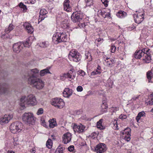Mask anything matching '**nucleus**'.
<instances>
[{"mask_svg":"<svg viewBox=\"0 0 153 153\" xmlns=\"http://www.w3.org/2000/svg\"><path fill=\"white\" fill-rule=\"evenodd\" d=\"M37 103V100L35 96L32 94L27 96H22L20 99V104L22 107L29 105L33 106Z\"/></svg>","mask_w":153,"mask_h":153,"instance_id":"f257e3e1","label":"nucleus"},{"mask_svg":"<svg viewBox=\"0 0 153 153\" xmlns=\"http://www.w3.org/2000/svg\"><path fill=\"white\" fill-rule=\"evenodd\" d=\"M67 40V35L63 33L56 32L53 34L52 37L53 42L56 44L61 42H65Z\"/></svg>","mask_w":153,"mask_h":153,"instance_id":"f03ea898","label":"nucleus"},{"mask_svg":"<svg viewBox=\"0 0 153 153\" xmlns=\"http://www.w3.org/2000/svg\"><path fill=\"white\" fill-rule=\"evenodd\" d=\"M22 119L25 124L30 125H33L36 120V118L32 113H25L22 115Z\"/></svg>","mask_w":153,"mask_h":153,"instance_id":"7ed1b4c3","label":"nucleus"},{"mask_svg":"<svg viewBox=\"0 0 153 153\" xmlns=\"http://www.w3.org/2000/svg\"><path fill=\"white\" fill-rule=\"evenodd\" d=\"M39 71L37 68L30 69L28 71L26 74V76L28 77V83L39 78Z\"/></svg>","mask_w":153,"mask_h":153,"instance_id":"20e7f679","label":"nucleus"},{"mask_svg":"<svg viewBox=\"0 0 153 153\" xmlns=\"http://www.w3.org/2000/svg\"><path fill=\"white\" fill-rule=\"evenodd\" d=\"M23 126L22 124L20 122L17 121L11 124L10 127L11 131L15 134L21 131Z\"/></svg>","mask_w":153,"mask_h":153,"instance_id":"39448f33","label":"nucleus"},{"mask_svg":"<svg viewBox=\"0 0 153 153\" xmlns=\"http://www.w3.org/2000/svg\"><path fill=\"white\" fill-rule=\"evenodd\" d=\"M10 89L8 85L6 83H3L0 86V96H7L10 94Z\"/></svg>","mask_w":153,"mask_h":153,"instance_id":"423d86ee","label":"nucleus"},{"mask_svg":"<svg viewBox=\"0 0 153 153\" xmlns=\"http://www.w3.org/2000/svg\"><path fill=\"white\" fill-rule=\"evenodd\" d=\"M29 84L38 89H42L44 86V82L40 79L38 78L28 83Z\"/></svg>","mask_w":153,"mask_h":153,"instance_id":"0eeeda50","label":"nucleus"},{"mask_svg":"<svg viewBox=\"0 0 153 153\" xmlns=\"http://www.w3.org/2000/svg\"><path fill=\"white\" fill-rule=\"evenodd\" d=\"M51 104L59 108H62L65 106V102L60 98H56L53 99L51 101Z\"/></svg>","mask_w":153,"mask_h":153,"instance_id":"6e6552de","label":"nucleus"},{"mask_svg":"<svg viewBox=\"0 0 153 153\" xmlns=\"http://www.w3.org/2000/svg\"><path fill=\"white\" fill-rule=\"evenodd\" d=\"M83 13L80 12H74L71 17V20L74 22H79L83 18Z\"/></svg>","mask_w":153,"mask_h":153,"instance_id":"1a4fd4ad","label":"nucleus"},{"mask_svg":"<svg viewBox=\"0 0 153 153\" xmlns=\"http://www.w3.org/2000/svg\"><path fill=\"white\" fill-rule=\"evenodd\" d=\"M69 57H71L74 61L78 62L81 59V56L79 53L75 50H72L70 52Z\"/></svg>","mask_w":153,"mask_h":153,"instance_id":"9d476101","label":"nucleus"},{"mask_svg":"<svg viewBox=\"0 0 153 153\" xmlns=\"http://www.w3.org/2000/svg\"><path fill=\"white\" fill-rule=\"evenodd\" d=\"M13 117L12 114H5L0 118V123L2 125L8 123Z\"/></svg>","mask_w":153,"mask_h":153,"instance_id":"9b49d317","label":"nucleus"},{"mask_svg":"<svg viewBox=\"0 0 153 153\" xmlns=\"http://www.w3.org/2000/svg\"><path fill=\"white\" fill-rule=\"evenodd\" d=\"M22 44V42H21L14 44L13 47V51L17 53H19L23 49Z\"/></svg>","mask_w":153,"mask_h":153,"instance_id":"f8f14e48","label":"nucleus"},{"mask_svg":"<svg viewBox=\"0 0 153 153\" xmlns=\"http://www.w3.org/2000/svg\"><path fill=\"white\" fill-rule=\"evenodd\" d=\"M131 129L129 128H127L122 131L123 135L124 136V139L127 141H129L130 140Z\"/></svg>","mask_w":153,"mask_h":153,"instance_id":"ddd939ff","label":"nucleus"},{"mask_svg":"<svg viewBox=\"0 0 153 153\" xmlns=\"http://www.w3.org/2000/svg\"><path fill=\"white\" fill-rule=\"evenodd\" d=\"M106 150V145L104 143L98 145L95 149V151L97 153H103Z\"/></svg>","mask_w":153,"mask_h":153,"instance_id":"4468645a","label":"nucleus"},{"mask_svg":"<svg viewBox=\"0 0 153 153\" xmlns=\"http://www.w3.org/2000/svg\"><path fill=\"white\" fill-rule=\"evenodd\" d=\"M85 127L81 124H79L77 125L74 124L73 126V129L75 132L80 133L84 131L86 129H85Z\"/></svg>","mask_w":153,"mask_h":153,"instance_id":"2eb2a0df","label":"nucleus"},{"mask_svg":"<svg viewBox=\"0 0 153 153\" xmlns=\"http://www.w3.org/2000/svg\"><path fill=\"white\" fill-rule=\"evenodd\" d=\"M147 51H148L147 48H143L135 52L134 54L135 57L136 59H140L141 57L143 58L146 52H147Z\"/></svg>","mask_w":153,"mask_h":153,"instance_id":"dca6fc26","label":"nucleus"},{"mask_svg":"<svg viewBox=\"0 0 153 153\" xmlns=\"http://www.w3.org/2000/svg\"><path fill=\"white\" fill-rule=\"evenodd\" d=\"M143 14H140L139 13L137 14H135L134 15V20L136 23L137 24H140L143 20L144 16Z\"/></svg>","mask_w":153,"mask_h":153,"instance_id":"f3484780","label":"nucleus"},{"mask_svg":"<svg viewBox=\"0 0 153 153\" xmlns=\"http://www.w3.org/2000/svg\"><path fill=\"white\" fill-rule=\"evenodd\" d=\"M72 138L71 134L69 132L65 133L62 137L63 142L67 144L70 142Z\"/></svg>","mask_w":153,"mask_h":153,"instance_id":"a211bd4d","label":"nucleus"},{"mask_svg":"<svg viewBox=\"0 0 153 153\" xmlns=\"http://www.w3.org/2000/svg\"><path fill=\"white\" fill-rule=\"evenodd\" d=\"M149 49H148L147 52H146L142 58V60L144 61L143 62L146 63H149L150 62L151 59V54L149 52Z\"/></svg>","mask_w":153,"mask_h":153,"instance_id":"6ab92c4d","label":"nucleus"},{"mask_svg":"<svg viewBox=\"0 0 153 153\" xmlns=\"http://www.w3.org/2000/svg\"><path fill=\"white\" fill-rule=\"evenodd\" d=\"M47 13V11L44 9H42L40 10L39 18L38 19V23L44 20L45 18L47 17L46 15Z\"/></svg>","mask_w":153,"mask_h":153,"instance_id":"aec40b11","label":"nucleus"},{"mask_svg":"<svg viewBox=\"0 0 153 153\" xmlns=\"http://www.w3.org/2000/svg\"><path fill=\"white\" fill-rule=\"evenodd\" d=\"M23 26L28 33L30 34L33 32V28L30 23L25 22L24 23Z\"/></svg>","mask_w":153,"mask_h":153,"instance_id":"412c9836","label":"nucleus"},{"mask_svg":"<svg viewBox=\"0 0 153 153\" xmlns=\"http://www.w3.org/2000/svg\"><path fill=\"white\" fill-rule=\"evenodd\" d=\"M73 91L71 89H69L68 88H66L64 89L63 92V95L65 97L69 98L72 95Z\"/></svg>","mask_w":153,"mask_h":153,"instance_id":"4be33fe9","label":"nucleus"},{"mask_svg":"<svg viewBox=\"0 0 153 153\" xmlns=\"http://www.w3.org/2000/svg\"><path fill=\"white\" fill-rule=\"evenodd\" d=\"M69 0H65L64 2V9L67 12H70L71 11V8L69 4Z\"/></svg>","mask_w":153,"mask_h":153,"instance_id":"5701e85b","label":"nucleus"},{"mask_svg":"<svg viewBox=\"0 0 153 153\" xmlns=\"http://www.w3.org/2000/svg\"><path fill=\"white\" fill-rule=\"evenodd\" d=\"M75 72L73 70H71L68 73L65 74L64 75L65 77H67L70 79H73L75 77Z\"/></svg>","mask_w":153,"mask_h":153,"instance_id":"b1692460","label":"nucleus"},{"mask_svg":"<svg viewBox=\"0 0 153 153\" xmlns=\"http://www.w3.org/2000/svg\"><path fill=\"white\" fill-rule=\"evenodd\" d=\"M69 25V21L65 19L61 23V26L64 29L68 28Z\"/></svg>","mask_w":153,"mask_h":153,"instance_id":"393cba45","label":"nucleus"},{"mask_svg":"<svg viewBox=\"0 0 153 153\" xmlns=\"http://www.w3.org/2000/svg\"><path fill=\"white\" fill-rule=\"evenodd\" d=\"M50 68H48L41 70L40 71L39 75L40 74V76H42L47 74H51V73L49 71V69Z\"/></svg>","mask_w":153,"mask_h":153,"instance_id":"a878e982","label":"nucleus"},{"mask_svg":"<svg viewBox=\"0 0 153 153\" xmlns=\"http://www.w3.org/2000/svg\"><path fill=\"white\" fill-rule=\"evenodd\" d=\"M106 65L108 66H112L114 63V61L113 59L106 58L105 59Z\"/></svg>","mask_w":153,"mask_h":153,"instance_id":"bb28decb","label":"nucleus"},{"mask_svg":"<svg viewBox=\"0 0 153 153\" xmlns=\"http://www.w3.org/2000/svg\"><path fill=\"white\" fill-rule=\"evenodd\" d=\"M101 69L100 66L98 65L96 69L91 72V75H94L96 74H100L101 73Z\"/></svg>","mask_w":153,"mask_h":153,"instance_id":"cd10ccee","label":"nucleus"},{"mask_svg":"<svg viewBox=\"0 0 153 153\" xmlns=\"http://www.w3.org/2000/svg\"><path fill=\"white\" fill-rule=\"evenodd\" d=\"M101 110L103 112H105L108 108L107 103L104 100L102 101V104L101 106Z\"/></svg>","mask_w":153,"mask_h":153,"instance_id":"c85d7f7f","label":"nucleus"},{"mask_svg":"<svg viewBox=\"0 0 153 153\" xmlns=\"http://www.w3.org/2000/svg\"><path fill=\"white\" fill-rule=\"evenodd\" d=\"M145 113L143 111L139 113L137 116L136 117V120L137 122L138 123L139 120L141 117H145Z\"/></svg>","mask_w":153,"mask_h":153,"instance_id":"c756f323","label":"nucleus"},{"mask_svg":"<svg viewBox=\"0 0 153 153\" xmlns=\"http://www.w3.org/2000/svg\"><path fill=\"white\" fill-rule=\"evenodd\" d=\"M127 15V13L125 12L120 11L117 13V16L118 17L120 18H123Z\"/></svg>","mask_w":153,"mask_h":153,"instance_id":"7c9ffc66","label":"nucleus"},{"mask_svg":"<svg viewBox=\"0 0 153 153\" xmlns=\"http://www.w3.org/2000/svg\"><path fill=\"white\" fill-rule=\"evenodd\" d=\"M23 47L24 46L26 47H29L31 44V42H30V38H28L26 39V41L22 43Z\"/></svg>","mask_w":153,"mask_h":153,"instance_id":"2f4dec72","label":"nucleus"},{"mask_svg":"<svg viewBox=\"0 0 153 153\" xmlns=\"http://www.w3.org/2000/svg\"><path fill=\"white\" fill-rule=\"evenodd\" d=\"M48 122L49 123V126L50 128H53L57 126L56 121L53 119L50 120Z\"/></svg>","mask_w":153,"mask_h":153,"instance_id":"473e14b6","label":"nucleus"},{"mask_svg":"<svg viewBox=\"0 0 153 153\" xmlns=\"http://www.w3.org/2000/svg\"><path fill=\"white\" fill-rule=\"evenodd\" d=\"M102 120L100 119L97 123V128L100 130H102L104 128V127L102 126Z\"/></svg>","mask_w":153,"mask_h":153,"instance_id":"72a5a7b5","label":"nucleus"},{"mask_svg":"<svg viewBox=\"0 0 153 153\" xmlns=\"http://www.w3.org/2000/svg\"><path fill=\"white\" fill-rule=\"evenodd\" d=\"M146 75L148 79L149 80V82H151V79L152 78L153 75L152 72L151 71H149L147 72Z\"/></svg>","mask_w":153,"mask_h":153,"instance_id":"f704fd0d","label":"nucleus"},{"mask_svg":"<svg viewBox=\"0 0 153 153\" xmlns=\"http://www.w3.org/2000/svg\"><path fill=\"white\" fill-rule=\"evenodd\" d=\"M53 143L52 140L50 139L48 140L46 143V146L49 149L51 148Z\"/></svg>","mask_w":153,"mask_h":153,"instance_id":"c9c22d12","label":"nucleus"},{"mask_svg":"<svg viewBox=\"0 0 153 153\" xmlns=\"http://www.w3.org/2000/svg\"><path fill=\"white\" fill-rule=\"evenodd\" d=\"M13 28V26L12 25L10 24L9 26L6 28L5 30V31L6 33H9Z\"/></svg>","mask_w":153,"mask_h":153,"instance_id":"e433bc0d","label":"nucleus"},{"mask_svg":"<svg viewBox=\"0 0 153 153\" xmlns=\"http://www.w3.org/2000/svg\"><path fill=\"white\" fill-rule=\"evenodd\" d=\"M19 5V7L23 9V12H26V10H27V7L26 5H24L21 2L20 3Z\"/></svg>","mask_w":153,"mask_h":153,"instance_id":"4c0bfd02","label":"nucleus"},{"mask_svg":"<svg viewBox=\"0 0 153 153\" xmlns=\"http://www.w3.org/2000/svg\"><path fill=\"white\" fill-rule=\"evenodd\" d=\"M64 148L61 147H59V148L57 149L56 150V153H63V150L64 149Z\"/></svg>","mask_w":153,"mask_h":153,"instance_id":"58836bf2","label":"nucleus"},{"mask_svg":"<svg viewBox=\"0 0 153 153\" xmlns=\"http://www.w3.org/2000/svg\"><path fill=\"white\" fill-rule=\"evenodd\" d=\"M85 56L86 58L88 59L89 61L92 60V57L90 53L88 52L87 53H85Z\"/></svg>","mask_w":153,"mask_h":153,"instance_id":"ea45409f","label":"nucleus"},{"mask_svg":"<svg viewBox=\"0 0 153 153\" xmlns=\"http://www.w3.org/2000/svg\"><path fill=\"white\" fill-rule=\"evenodd\" d=\"M86 3V6H90L93 4L92 1V0H85Z\"/></svg>","mask_w":153,"mask_h":153,"instance_id":"a19ab883","label":"nucleus"},{"mask_svg":"<svg viewBox=\"0 0 153 153\" xmlns=\"http://www.w3.org/2000/svg\"><path fill=\"white\" fill-rule=\"evenodd\" d=\"M43 112L44 110L43 109L41 108L38 109L36 114L38 115H40L42 114L43 113Z\"/></svg>","mask_w":153,"mask_h":153,"instance_id":"79ce46f5","label":"nucleus"},{"mask_svg":"<svg viewBox=\"0 0 153 153\" xmlns=\"http://www.w3.org/2000/svg\"><path fill=\"white\" fill-rule=\"evenodd\" d=\"M68 150L70 152H72L73 153L74 152V146H70L68 148Z\"/></svg>","mask_w":153,"mask_h":153,"instance_id":"37998d69","label":"nucleus"},{"mask_svg":"<svg viewBox=\"0 0 153 153\" xmlns=\"http://www.w3.org/2000/svg\"><path fill=\"white\" fill-rule=\"evenodd\" d=\"M113 124L114 125L113 126V128L114 129L118 130V127L117 124V122L115 121V122L113 123Z\"/></svg>","mask_w":153,"mask_h":153,"instance_id":"c03bdc74","label":"nucleus"},{"mask_svg":"<svg viewBox=\"0 0 153 153\" xmlns=\"http://www.w3.org/2000/svg\"><path fill=\"white\" fill-rule=\"evenodd\" d=\"M127 116L126 115L121 114L119 116V118L122 120H123L126 119Z\"/></svg>","mask_w":153,"mask_h":153,"instance_id":"a18cd8bd","label":"nucleus"},{"mask_svg":"<svg viewBox=\"0 0 153 153\" xmlns=\"http://www.w3.org/2000/svg\"><path fill=\"white\" fill-rule=\"evenodd\" d=\"M47 45H48L45 42H42L40 44V47L42 48H45L47 47Z\"/></svg>","mask_w":153,"mask_h":153,"instance_id":"49530a36","label":"nucleus"},{"mask_svg":"<svg viewBox=\"0 0 153 153\" xmlns=\"http://www.w3.org/2000/svg\"><path fill=\"white\" fill-rule=\"evenodd\" d=\"M116 48L115 46L113 45L111 46V51L112 53H114L115 51Z\"/></svg>","mask_w":153,"mask_h":153,"instance_id":"de8ad7c7","label":"nucleus"},{"mask_svg":"<svg viewBox=\"0 0 153 153\" xmlns=\"http://www.w3.org/2000/svg\"><path fill=\"white\" fill-rule=\"evenodd\" d=\"M140 96V95H139L137 96L136 97H133L131 100H129L128 102H131L132 100L134 101L136 100L137 99H138L139 98Z\"/></svg>","mask_w":153,"mask_h":153,"instance_id":"09e8293b","label":"nucleus"},{"mask_svg":"<svg viewBox=\"0 0 153 153\" xmlns=\"http://www.w3.org/2000/svg\"><path fill=\"white\" fill-rule=\"evenodd\" d=\"M41 123L42 125L43 126L45 127H48V126L47 125L46 122H45L44 120H41Z\"/></svg>","mask_w":153,"mask_h":153,"instance_id":"8fccbe9b","label":"nucleus"},{"mask_svg":"<svg viewBox=\"0 0 153 153\" xmlns=\"http://www.w3.org/2000/svg\"><path fill=\"white\" fill-rule=\"evenodd\" d=\"M14 140L13 142V144L14 145V146H17L18 144L19 143L17 142V139H13Z\"/></svg>","mask_w":153,"mask_h":153,"instance_id":"3c124183","label":"nucleus"},{"mask_svg":"<svg viewBox=\"0 0 153 153\" xmlns=\"http://www.w3.org/2000/svg\"><path fill=\"white\" fill-rule=\"evenodd\" d=\"M76 90L78 91L81 92L82 91L83 88L81 86H79L77 87Z\"/></svg>","mask_w":153,"mask_h":153,"instance_id":"603ef678","label":"nucleus"},{"mask_svg":"<svg viewBox=\"0 0 153 153\" xmlns=\"http://www.w3.org/2000/svg\"><path fill=\"white\" fill-rule=\"evenodd\" d=\"M110 17V13L109 12H106L104 17V18L107 17Z\"/></svg>","mask_w":153,"mask_h":153,"instance_id":"864d4df0","label":"nucleus"},{"mask_svg":"<svg viewBox=\"0 0 153 153\" xmlns=\"http://www.w3.org/2000/svg\"><path fill=\"white\" fill-rule=\"evenodd\" d=\"M99 12L100 13H101V15L103 17H104L105 14L106 13V12L105 11L103 10L102 11H100Z\"/></svg>","mask_w":153,"mask_h":153,"instance_id":"5fc2aeb1","label":"nucleus"},{"mask_svg":"<svg viewBox=\"0 0 153 153\" xmlns=\"http://www.w3.org/2000/svg\"><path fill=\"white\" fill-rule=\"evenodd\" d=\"M101 1L105 6H107V0H101Z\"/></svg>","mask_w":153,"mask_h":153,"instance_id":"6e6d98bb","label":"nucleus"},{"mask_svg":"<svg viewBox=\"0 0 153 153\" xmlns=\"http://www.w3.org/2000/svg\"><path fill=\"white\" fill-rule=\"evenodd\" d=\"M79 73L82 76H84L85 75V72L82 70L80 71Z\"/></svg>","mask_w":153,"mask_h":153,"instance_id":"4d7b16f0","label":"nucleus"},{"mask_svg":"<svg viewBox=\"0 0 153 153\" xmlns=\"http://www.w3.org/2000/svg\"><path fill=\"white\" fill-rule=\"evenodd\" d=\"M96 41L98 42H102L103 41V39L102 38H99L97 39Z\"/></svg>","mask_w":153,"mask_h":153,"instance_id":"13d9d810","label":"nucleus"},{"mask_svg":"<svg viewBox=\"0 0 153 153\" xmlns=\"http://www.w3.org/2000/svg\"><path fill=\"white\" fill-rule=\"evenodd\" d=\"M29 2L32 4H34L36 2L35 0H29Z\"/></svg>","mask_w":153,"mask_h":153,"instance_id":"bf43d9fd","label":"nucleus"},{"mask_svg":"<svg viewBox=\"0 0 153 153\" xmlns=\"http://www.w3.org/2000/svg\"><path fill=\"white\" fill-rule=\"evenodd\" d=\"M149 98L151 100L153 101V93L150 95Z\"/></svg>","mask_w":153,"mask_h":153,"instance_id":"052dcab7","label":"nucleus"},{"mask_svg":"<svg viewBox=\"0 0 153 153\" xmlns=\"http://www.w3.org/2000/svg\"><path fill=\"white\" fill-rule=\"evenodd\" d=\"M153 104V101L151 100H149L147 103V104H149L150 105H152Z\"/></svg>","mask_w":153,"mask_h":153,"instance_id":"680f3d73","label":"nucleus"},{"mask_svg":"<svg viewBox=\"0 0 153 153\" xmlns=\"http://www.w3.org/2000/svg\"><path fill=\"white\" fill-rule=\"evenodd\" d=\"M30 151L32 153H35L36 152L35 150L34 149H32Z\"/></svg>","mask_w":153,"mask_h":153,"instance_id":"e2e57ef3","label":"nucleus"},{"mask_svg":"<svg viewBox=\"0 0 153 153\" xmlns=\"http://www.w3.org/2000/svg\"><path fill=\"white\" fill-rule=\"evenodd\" d=\"M100 11H102V10H99L97 11V14L98 16H99V15H101V13H100V12H99Z\"/></svg>","mask_w":153,"mask_h":153,"instance_id":"0e129e2a","label":"nucleus"},{"mask_svg":"<svg viewBox=\"0 0 153 153\" xmlns=\"http://www.w3.org/2000/svg\"><path fill=\"white\" fill-rule=\"evenodd\" d=\"M81 27H83L85 26V24L84 23H81Z\"/></svg>","mask_w":153,"mask_h":153,"instance_id":"69168bd1","label":"nucleus"},{"mask_svg":"<svg viewBox=\"0 0 153 153\" xmlns=\"http://www.w3.org/2000/svg\"><path fill=\"white\" fill-rule=\"evenodd\" d=\"M7 153H15L13 151H8Z\"/></svg>","mask_w":153,"mask_h":153,"instance_id":"338daca9","label":"nucleus"},{"mask_svg":"<svg viewBox=\"0 0 153 153\" xmlns=\"http://www.w3.org/2000/svg\"><path fill=\"white\" fill-rule=\"evenodd\" d=\"M1 73H0V75H1Z\"/></svg>","mask_w":153,"mask_h":153,"instance_id":"774afa93","label":"nucleus"}]
</instances>
